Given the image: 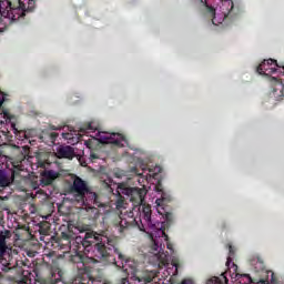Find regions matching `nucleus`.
Segmentation results:
<instances>
[{"label": "nucleus", "mask_w": 284, "mask_h": 284, "mask_svg": "<svg viewBox=\"0 0 284 284\" xmlns=\"http://www.w3.org/2000/svg\"><path fill=\"white\" fill-rule=\"evenodd\" d=\"M92 243H95L97 258H105V256H110L111 248L105 246V243H110L106 236L94 231L87 232L83 239V245H90Z\"/></svg>", "instance_id": "obj_1"}, {"label": "nucleus", "mask_w": 284, "mask_h": 284, "mask_svg": "<svg viewBox=\"0 0 284 284\" xmlns=\"http://www.w3.org/2000/svg\"><path fill=\"white\" fill-rule=\"evenodd\" d=\"M58 159H74V149L70 145L59 146L55 152Z\"/></svg>", "instance_id": "obj_6"}, {"label": "nucleus", "mask_w": 284, "mask_h": 284, "mask_svg": "<svg viewBox=\"0 0 284 284\" xmlns=\"http://www.w3.org/2000/svg\"><path fill=\"white\" fill-rule=\"evenodd\" d=\"M116 210H120V216H125V214H128V203H125L123 197H120L116 201Z\"/></svg>", "instance_id": "obj_11"}, {"label": "nucleus", "mask_w": 284, "mask_h": 284, "mask_svg": "<svg viewBox=\"0 0 284 284\" xmlns=\"http://www.w3.org/2000/svg\"><path fill=\"white\" fill-rule=\"evenodd\" d=\"M90 187L88 186V182L83 181L79 176L73 178V183L71 185L69 196L73 203H83V199H85V194Z\"/></svg>", "instance_id": "obj_2"}, {"label": "nucleus", "mask_w": 284, "mask_h": 284, "mask_svg": "<svg viewBox=\"0 0 284 284\" xmlns=\"http://www.w3.org/2000/svg\"><path fill=\"white\" fill-rule=\"evenodd\" d=\"M270 274L271 278H274V273L273 272H267Z\"/></svg>", "instance_id": "obj_26"}, {"label": "nucleus", "mask_w": 284, "mask_h": 284, "mask_svg": "<svg viewBox=\"0 0 284 284\" xmlns=\"http://www.w3.org/2000/svg\"><path fill=\"white\" fill-rule=\"evenodd\" d=\"M12 181H14V172L8 175L4 171H0V187H8V185H11Z\"/></svg>", "instance_id": "obj_8"}, {"label": "nucleus", "mask_w": 284, "mask_h": 284, "mask_svg": "<svg viewBox=\"0 0 284 284\" xmlns=\"http://www.w3.org/2000/svg\"><path fill=\"white\" fill-rule=\"evenodd\" d=\"M264 70H265V69H261V65L257 67V72H258L260 74H263V73H264Z\"/></svg>", "instance_id": "obj_20"}, {"label": "nucleus", "mask_w": 284, "mask_h": 284, "mask_svg": "<svg viewBox=\"0 0 284 284\" xmlns=\"http://www.w3.org/2000/svg\"><path fill=\"white\" fill-rule=\"evenodd\" d=\"M206 284H227V277L225 276V273H223L222 277H212Z\"/></svg>", "instance_id": "obj_12"}, {"label": "nucleus", "mask_w": 284, "mask_h": 284, "mask_svg": "<svg viewBox=\"0 0 284 284\" xmlns=\"http://www.w3.org/2000/svg\"><path fill=\"white\" fill-rule=\"evenodd\" d=\"M1 105H3V100L0 99V108H1Z\"/></svg>", "instance_id": "obj_29"}, {"label": "nucleus", "mask_w": 284, "mask_h": 284, "mask_svg": "<svg viewBox=\"0 0 284 284\" xmlns=\"http://www.w3.org/2000/svg\"><path fill=\"white\" fill-rule=\"evenodd\" d=\"M231 278H234L235 281H239V283H242L243 281L241 278H245V283H251L252 278L250 277V275H241L237 273H233L231 275Z\"/></svg>", "instance_id": "obj_14"}, {"label": "nucleus", "mask_w": 284, "mask_h": 284, "mask_svg": "<svg viewBox=\"0 0 284 284\" xmlns=\"http://www.w3.org/2000/svg\"><path fill=\"white\" fill-rule=\"evenodd\" d=\"M118 190L120 194H124V196H130L132 199L133 194H136L135 187L129 186L125 183L118 184Z\"/></svg>", "instance_id": "obj_9"}, {"label": "nucleus", "mask_w": 284, "mask_h": 284, "mask_svg": "<svg viewBox=\"0 0 284 284\" xmlns=\"http://www.w3.org/2000/svg\"><path fill=\"white\" fill-rule=\"evenodd\" d=\"M0 14H3V2L0 1Z\"/></svg>", "instance_id": "obj_21"}, {"label": "nucleus", "mask_w": 284, "mask_h": 284, "mask_svg": "<svg viewBox=\"0 0 284 284\" xmlns=\"http://www.w3.org/2000/svg\"><path fill=\"white\" fill-rule=\"evenodd\" d=\"M120 225H122V226H123V222H121V223H120Z\"/></svg>", "instance_id": "obj_30"}, {"label": "nucleus", "mask_w": 284, "mask_h": 284, "mask_svg": "<svg viewBox=\"0 0 284 284\" xmlns=\"http://www.w3.org/2000/svg\"><path fill=\"white\" fill-rule=\"evenodd\" d=\"M4 119H12V118L10 116V114L4 113Z\"/></svg>", "instance_id": "obj_25"}, {"label": "nucleus", "mask_w": 284, "mask_h": 284, "mask_svg": "<svg viewBox=\"0 0 284 284\" xmlns=\"http://www.w3.org/2000/svg\"><path fill=\"white\" fill-rule=\"evenodd\" d=\"M101 143H111L118 148H125L128 140L121 133H105L100 135Z\"/></svg>", "instance_id": "obj_3"}, {"label": "nucleus", "mask_w": 284, "mask_h": 284, "mask_svg": "<svg viewBox=\"0 0 284 284\" xmlns=\"http://www.w3.org/2000/svg\"><path fill=\"white\" fill-rule=\"evenodd\" d=\"M153 250L156 252V250H159V245L155 244Z\"/></svg>", "instance_id": "obj_28"}, {"label": "nucleus", "mask_w": 284, "mask_h": 284, "mask_svg": "<svg viewBox=\"0 0 284 284\" xmlns=\"http://www.w3.org/2000/svg\"><path fill=\"white\" fill-rule=\"evenodd\" d=\"M81 205H101V202L99 201V195H97L94 192L90 191V189L84 193L83 202H77Z\"/></svg>", "instance_id": "obj_5"}, {"label": "nucleus", "mask_w": 284, "mask_h": 284, "mask_svg": "<svg viewBox=\"0 0 284 284\" xmlns=\"http://www.w3.org/2000/svg\"><path fill=\"white\" fill-rule=\"evenodd\" d=\"M277 67L278 64H276V60L268 59L260 64V70H264L265 72H276Z\"/></svg>", "instance_id": "obj_7"}, {"label": "nucleus", "mask_w": 284, "mask_h": 284, "mask_svg": "<svg viewBox=\"0 0 284 284\" xmlns=\"http://www.w3.org/2000/svg\"><path fill=\"white\" fill-rule=\"evenodd\" d=\"M154 276H156V274L151 273V274L148 275V276H143V277H142V281H144V283H152V280L154 278Z\"/></svg>", "instance_id": "obj_15"}, {"label": "nucleus", "mask_w": 284, "mask_h": 284, "mask_svg": "<svg viewBox=\"0 0 284 284\" xmlns=\"http://www.w3.org/2000/svg\"><path fill=\"white\" fill-rule=\"evenodd\" d=\"M281 97H283L282 91H278L277 93H276V91H274L273 99H275V101H282L283 99Z\"/></svg>", "instance_id": "obj_16"}, {"label": "nucleus", "mask_w": 284, "mask_h": 284, "mask_svg": "<svg viewBox=\"0 0 284 284\" xmlns=\"http://www.w3.org/2000/svg\"><path fill=\"white\" fill-rule=\"evenodd\" d=\"M133 192L135 193H133V195L131 196V201H140L141 203H143V199H145L146 194L145 189L135 187Z\"/></svg>", "instance_id": "obj_10"}, {"label": "nucleus", "mask_w": 284, "mask_h": 284, "mask_svg": "<svg viewBox=\"0 0 284 284\" xmlns=\"http://www.w3.org/2000/svg\"><path fill=\"white\" fill-rule=\"evenodd\" d=\"M203 2V0H201Z\"/></svg>", "instance_id": "obj_31"}, {"label": "nucleus", "mask_w": 284, "mask_h": 284, "mask_svg": "<svg viewBox=\"0 0 284 284\" xmlns=\"http://www.w3.org/2000/svg\"><path fill=\"white\" fill-rule=\"evenodd\" d=\"M6 250H8V245L6 244V235L3 232L0 233V258L6 254Z\"/></svg>", "instance_id": "obj_13"}, {"label": "nucleus", "mask_w": 284, "mask_h": 284, "mask_svg": "<svg viewBox=\"0 0 284 284\" xmlns=\"http://www.w3.org/2000/svg\"><path fill=\"white\" fill-rule=\"evenodd\" d=\"M260 283L270 284V281H260Z\"/></svg>", "instance_id": "obj_27"}, {"label": "nucleus", "mask_w": 284, "mask_h": 284, "mask_svg": "<svg viewBox=\"0 0 284 284\" xmlns=\"http://www.w3.org/2000/svg\"><path fill=\"white\" fill-rule=\"evenodd\" d=\"M28 3L30 9L34 8V0H29Z\"/></svg>", "instance_id": "obj_17"}, {"label": "nucleus", "mask_w": 284, "mask_h": 284, "mask_svg": "<svg viewBox=\"0 0 284 284\" xmlns=\"http://www.w3.org/2000/svg\"><path fill=\"white\" fill-rule=\"evenodd\" d=\"M63 136L64 139H70V133H64Z\"/></svg>", "instance_id": "obj_23"}, {"label": "nucleus", "mask_w": 284, "mask_h": 284, "mask_svg": "<svg viewBox=\"0 0 284 284\" xmlns=\"http://www.w3.org/2000/svg\"><path fill=\"white\" fill-rule=\"evenodd\" d=\"M145 219H146V221H150V212H146Z\"/></svg>", "instance_id": "obj_22"}, {"label": "nucleus", "mask_w": 284, "mask_h": 284, "mask_svg": "<svg viewBox=\"0 0 284 284\" xmlns=\"http://www.w3.org/2000/svg\"><path fill=\"white\" fill-rule=\"evenodd\" d=\"M205 6H206V8H209V10H211V12H213V14H215L214 8L210 7L206 1H205Z\"/></svg>", "instance_id": "obj_18"}, {"label": "nucleus", "mask_w": 284, "mask_h": 284, "mask_svg": "<svg viewBox=\"0 0 284 284\" xmlns=\"http://www.w3.org/2000/svg\"><path fill=\"white\" fill-rule=\"evenodd\" d=\"M111 183H112V181H104V185H105V187H110L111 186Z\"/></svg>", "instance_id": "obj_19"}, {"label": "nucleus", "mask_w": 284, "mask_h": 284, "mask_svg": "<svg viewBox=\"0 0 284 284\" xmlns=\"http://www.w3.org/2000/svg\"><path fill=\"white\" fill-rule=\"evenodd\" d=\"M122 284H130V282L128 280L123 278Z\"/></svg>", "instance_id": "obj_24"}, {"label": "nucleus", "mask_w": 284, "mask_h": 284, "mask_svg": "<svg viewBox=\"0 0 284 284\" xmlns=\"http://www.w3.org/2000/svg\"><path fill=\"white\" fill-rule=\"evenodd\" d=\"M61 174L54 170H45L40 173V185L45 187L47 185H52Z\"/></svg>", "instance_id": "obj_4"}]
</instances>
